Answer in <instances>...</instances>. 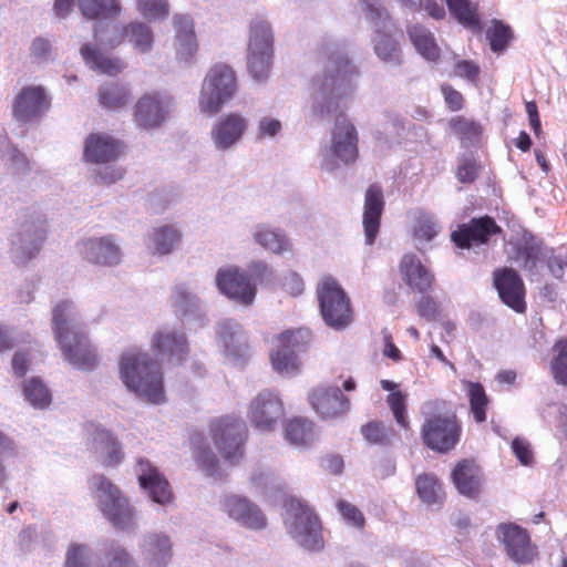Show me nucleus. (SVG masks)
<instances>
[{"mask_svg":"<svg viewBox=\"0 0 567 567\" xmlns=\"http://www.w3.org/2000/svg\"><path fill=\"white\" fill-rule=\"evenodd\" d=\"M118 365L120 378L130 391L154 404L165 401L161 367L148 353L137 350L124 352Z\"/></svg>","mask_w":567,"mask_h":567,"instance_id":"obj_1","label":"nucleus"},{"mask_svg":"<svg viewBox=\"0 0 567 567\" xmlns=\"http://www.w3.org/2000/svg\"><path fill=\"white\" fill-rule=\"evenodd\" d=\"M72 302H59L52 312L55 339L66 361L80 370H93L97 364V354L87 336L70 324L69 316Z\"/></svg>","mask_w":567,"mask_h":567,"instance_id":"obj_2","label":"nucleus"},{"mask_svg":"<svg viewBox=\"0 0 567 567\" xmlns=\"http://www.w3.org/2000/svg\"><path fill=\"white\" fill-rule=\"evenodd\" d=\"M90 484L104 517L117 529L132 528L136 513L123 492L103 474L93 475Z\"/></svg>","mask_w":567,"mask_h":567,"instance_id":"obj_3","label":"nucleus"},{"mask_svg":"<svg viewBox=\"0 0 567 567\" xmlns=\"http://www.w3.org/2000/svg\"><path fill=\"white\" fill-rule=\"evenodd\" d=\"M317 298L320 313L329 327L341 330L353 320V309L350 297L331 276L321 279L317 287Z\"/></svg>","mask_w":567,"mask_h":567,"instance_id":"obj_4","label":"nucleus"},{"mask_svg":"<svg viewBox=\"0 0 567 567\" xmlns=\"http://www.w3.org/2000/svg\"><path fill=\"white\" fill-rule=\"evenodd\" d=\"M237 90L235 71L226 64H216L207 73L199 96L202 112L218 113Z\"/></svg>","mask_w":567,"mask_h":567,"instance_id":"obj_5","label":"nucleus"},{"mask_svg":"<svg viewBox=\"0 0 567 567\" xmlns=\"http://www.w3.org/2000/svg\"><path fill=\"white\" fill-rule=\"evenodd\" d=\"M274 34L269 23L256 19L250 24L247 68L254 80L262 82L268 79L274 53Z\"/></svg>","mask_w":567,"mask_h":567,"instance_id":"obj_6","label":"nucleus"},{"mask_svg":"<svg viewBox=\"0 0 567 567\" xmlns=\"http://www.w3.org/2000/svg\"><path fill=\"white\" fill-rule=\"evenodd\" d=\"M461 436L462 424L455 412L430 415L421 426L423 444L437 453H449L454 450Z\"/></svg>","mask_w":567,"mask_h":567,"instance_id":"obj_7","label":"nucleus"},{"mask_svg":"<svg viewBox=\"0 0 567 567\" xmlns=\"http://www.w3.org/2000/svg\"><path fill=\"white\" fill-rule=\"evenodd\" d=\"M213 442L221 456L237 463L245 453L247 427L239 417L221 416L210 423Z\"/></svg>","mask_w":567,"mask_h":567,"instance_id":"obj_8","label":"nucleus"},{"mask_svg":"<svg viewBox=\"0 0 567 567\" xmlns=\"http://www.w3.org/2000/svg\"><path fill=\"white\" fill-rule=\"evenodd\" d=\"M287 508L293 515L292 536L298 538L301 546L310 550L323 547L321 523L315 512L298 499H290Z\"/></svg>","mask_w":567,"mask_h":567,"instance_id":"obj_9","label":"nucleus"},{"mask_svg":"<svg viewBox=\"0 0 567 567\" xmlns=\"http://www.w3.org/2000/svg\"><path fill=\"white\" fill-rule=\"evenodd\" d=\"M308 336V331L303 330H288L280 333L277 346L270 353L274 370L281 374L297 372L299 368L297 352L306 347Z\"/></svg>","mask_w":567,"mask_h":567,"instance_id":"obj_10","label":"nucleus"},{"mask_svg":"<svg viewBox=\"0 0 567 567\" xmlns=\"http://www.w3.org/2000/svg\"><path fill=\"white\" fill-rule=\"evenodd\" d=\"M171 96L159 92L143 94L133 107V118L138 127L150 130L159 127L173 110Z\"/></svg>","mask_w":567,"mask_h":567,"instance_id":"obj_11","label":"nucleus"},{"mask_svg":"<svg viewBox=\"0 0 567 567\" xmlns=\"http://www.w3.org/2000/svg\"><path fill=\"white\" fill-rule=\"evenodd\" d=\"M503 229L488 215L474 217L468 223L457 226L451 234L452 241L462 249L487 244L492 236L501 235Z\"/></svg>","mask_w":567,"mask_h":567,"instance_id":"obj_12","label":"nucleus"},{"mask_svg":"<svg viewBox=\"0 0 567 567\" xmlns=\"http://www.w3.org/2000/svg\"><path fill=\"white\" fill-rule=\"evenodd\" d=\"M51 105V100L45 90L40 85L23 86L17 94L12 115L21 123L37 122Z\"/></svg>","mask_w":567,"mask_h":567,"instance_id":"obj_13","label":"nucleus"},{"mask_svg":"<svg viewBox=\"0 0 567 567\" xmlns=\"http://www.w3.org/2000/svg\"><path fill=\"white\" fill-rule=\"evenodd\" d=\"M497 539L503 544L506 555L513 561L527 564L536 555L528 532L514 523H502L496 528Z\"/></svg>","mask_w":567,"mask_h":567,"instance_id":"obj_14","label":"nucleus"},{"mask_svg":"<svg viewBox=\"0 0 567 567\" xmlns=\"http://www.w3.org/2000/svg\"><path fill=\"white\" fill-rule=\"evenodd\" d=\"M493 285L503 303L518 313L526 311L525 286L515 269L511 267L495 269L493 271Z\"/></svg>","mask_w":567,"mask_h":567,"instance_id":"obj_15","label":"nucleus"},{"mask_svg":"<svg viewBox=\"0 0 567 567\" xmlns=\"http://www.w3.org/2000/svg\"><path fill=\"white\" fill-rule=\"evenodd\" d=\"M284 412L280 398L271 391H262L251 401L248 417L256 429L271 431Z\"/></svg>","mask_w":567,"mask_h":567,"instance_id":"obj_16","label":"nucleus"},{"mask_svg":"<svg viewBox=\"0 0 567 567\" xmlns=\"http://www.w3.org/2000/svg\"><path fill=\"white\" fill-rule=\"evenodd\" d=\"M309 402L321 419H337L350 409V400L338 386L319 385L309 393Z\"/></svg>","mask_w":567,"mask_h":567,"instance_id":"obj_17","label":"nucleus"},{"mask_svg":"<svg viewBox=\"0 0 567 567\" xmlns=\"http://www.w3.org/2000/svg\"><path fill=\"white\" fill-rule=\"evenodd\" d=\"M358 141L355 126L346 116H338L331 138L333 156L344 165L354 164L359 156Z\"/></svg>","mask_w":567,"mask_h":567,"instance_id":"obj_18","label":"nucleus"},{"mask_svg":"<svg viewBox=\"0 0 567 567\" xmlns=\"http://www.w3.org/2000/svg\"><path fill=\"white\" fill-rule=\"evenodd\" d=\"M399 274L413 292L425 295L433 290L435 274L415 254H405L399 262Z\"/></svg>","mask_w":567,"mask_h":567,"instance_id":"obj_19","label":"nucleus"},{"mask_svg":"<svg viewBox=\"0 0 567 567\" xmlns=\"http://www.w3.org/2000/svg\"><path fill=\"white\" fill-rule=\"evenodd\" d=\"M137 481L151 499L161 505L173 501V492L169 482L159 470L148 460H137Z\"/></svg>","mask_w":567,"mask_h":567,"instance_id":"obj_20","label":"nucleus"},{"mask_svg":"<svg viewBox=\"0 0 567 567\" xmlns=\"http://www.w3.org/2000/svg\"><path fill=\"white\" fill-rule=\"evenodd\" d=\"M89 451L105 467H116L125 458L122 443L110 430L96 427L91 434Z\"/></svg>","mask_w":567,"mask_h":567,"instance_id":"obj_21","label":"nucleus"},{"mask_svg":"<svg viewBox=\"0 0 567 567\" xmlns=\"http://www.w3.org/2000/svg\"><path fill=\"white\" fill-rule=\"evenodd\" d=\"M224 512L243 526L259 530L267 526V518L258 505L239 495H228L223 501Z\"/></svg>","mask_w":567,"mask_h":567,"instance_id":"obj_22","label":"nucleus"},{"mask_svg":"<svg viewBox=\"0 0 567 567\" xmlns=\"http://www.w3.org/2000/svg\"><path fill=\"white\" fill-rule=\"evenodd\" d=\"M122 141L104 133H91L84 142L83 158L87 163L104 164L120 158L124 154Z\"/></svg>","mask_w":567,"mask_h":567,"instance_id":"obj_23","label":"nucleus"},{"mask_svg":"<svg viewBox=\"0 0 567 567\" xmlns=\"http://www.w3.org/2000/svg\"><path fill=\"white\" fill-rule=\"evenodd\" d=\"M216 284L223 293L243 305H250L255 299L256 286L237 268L220 269Z\"/></svg>","mask_w":567,"mask_h":567,"instance_id":"obj_24","label":"nucleus"},{"mask_svg":"<svg viewBox=\"0 0 567 567\" xmlns=\"http://www.w3.org/2000/svg\"><path fill=\"white\" fill-rule=\"evenodd\" d=\"M385 200L380 185L371 184L364 195L362 224L365 243L373 245L380 230Z\"/></svg>","mask_w":567,"mask_h":567,"instance_id":"obj_25","label":"nucleus"},{"mask_svg":"<svg viewBox=\"0 0 567 567\" xmlns=\"http://www.w3.org/2000/svg\"><path fill=\"white\" fill-rule=\"evenodd\" d=\"M151 346L155 355L168 361L182 362L189 352L185 334L171 329L156 331L152 338Z\"/></svg>","mask_w":567,"mask_h":567,"instance_id":"obj_26","label":"nucleus"},{"mask_svg":"<svg viewBox=\"0 0 567 567\" xmlns=\"http://www.w3.org/2000/svg\"><path fill=\"white\" fill-rule=\"evenodd\" d=\"M173 23L175 28L174 49L176 59L184 63H190L198 52L194 22L189 17L175 16Z\"/></svg>","mask_w":567,"mask_h":567,"instance_id":"obj_27","label":"nucleus"},{"mask_svg":"<svg viewBox=\"0 0 567 567\" xmlns=\"http://www.w3.org/2000/svg\"><path fill=\"white\" fill-rule=\"evenodd\" d=\"M247 128V121L237 113L221 116L212 130V138L219 150H227L236 144Z\"/></svg>","mask_w":567,"mask_h":567,"instance_id":"obj_28","label":"nucleus"},{"mask_svg":"<svg viewBox=\"0 0 567 567\" xmlns=\"http://www.w3.org/2000/svg\"><path fill=\"white\" fill-rule=\"evenodd\" d=\"M123 42L131 43L138 52L151 51L154 43L152 29L143 22H130L121 28L117 34L110 39L111 47H117Z\"/></svg>","mask_w":567,"mask_h":567,"instance_id":"obj_29","label":"nucleus"},{"mask_svg":"<svg viewBox=\"0 0 567 567\" xmlns=\"http://www.w3.org/2000/svg\"><path fill=\"white\" fill-rule=\"evenodd\" d=\"M84 258L92 264L114 266L121 260V251L112 237L90 238L82 243Z\"/></svg>","mask_w":567,"mask_h":567,"instance_id":"obj_30","label":"nucleus"},{"mask_svg":"<svg viewBox=\"0 0 567 567\" xmlns=\"http://www.w3.org/2000/svg\"><path fill=\"white\" fill-rule=\"evenodd\" d=\"M457 491L467 497L475 498L481 491L482 474L480 467L470 460L458 462L452 472Z\"/></svg>","mask_w":567,"mask_h":567,"instance_id":"obj_31","label":"nucleus"},{"mask_svg":"<svg viewBox=\"0 0 567 567\" xmlns=\"http://www.w3.org/2000/svg\"><path fill=\"white\" fill-rule=\"evenodd\" d=\"M143 554L150 567H164L172 557V544L164 534H150L144 538Z\"/></svg>","mask_w":567,"mask_h":567,"instance_id":"obj_32","label":"nucleus"},{"mask_svg":"<svg viewBox=\"0 0 567 567\" xmlns=\"http://www.w3.org/2000/svg\"><path fill=\"white\" fill-rule=\"evenodd\" d=\"M316 424L313 421L295 416L289 419L284 425L285 439L292 445L299 447L309 446L316 437Z\"/></svg>","mask_w":567,"mask_h":567,"instance_id":"obj_33","label":"nucleus"},{"mask_svg":"<svg viewBox=\"0 0 567 567\" xmlns=\"http://www.w3.org/2000/svg\"><path fill=\"white\" fill-rule=\"evenodd\" d=\"M81 55L93 70L110 76L117 75L125 69V63L121 59L106 56L91 44L81 47Z\"/></svg>","mask_w":567,"mask_h":567,"instance_id":"obj_34","label":"nucleus"},{"mask_svg":"<svg viewBox=\"0 0 567 567\" xmlns=\"http://www.w3.org/2000/svg\"><path fill=\"white\" fill-rule=\"evenodd\" d=\"M451 16L463 27L474 31H482L477 3L470 0H444Z\"/></svg>","mask_w":567,"mask_h":567,"instance_id":"obj_35","label":"nucleus"},{"mask_svg":"<svg viewBox=\"0 0 567 567\" xmlns=\"http://www.w3.org/2000/svg\"><path fill=\"white\" fill-rule=\"evenodd\" d=\"M79 9L89 20H113L122 12L118 0H79Z\"/></svg>","mask_w":567,"mask_h":567,"instance_id":"obj_36","label":"nucleus"},{"mask_svg":"<svg viewBox=\"0 0 567 567\" xmlns=\"http://www.w3.org/2000/svg\"><path fill=\"white\" fill-rule=\"evenodd\" d=\"M408 34L416 51L429 61L440 58V48L431 31L421 24H414L408 29Z\"/></svg>","mask_w":567,"mask_h":567,"instance_id":"obj_37","label":"nucleus"},{"mask_svg":"<svg viewBox=\"0 0 567 567\" xmlns=\"http://www.w3.org/2000/svg\"><path fill=\"white\" fill-rule=\"evenodd\" d=\"M254 239L262 248L276 255L291 250V244L284 233L270 229L266 226L257 228L254 234Z\"/></svg>","mask_w":567,"mask_h":567,"instance_id":"obj_38","label":"nucleus"},{"mask_svg":"<svg viewBox=\"0 0 567 567\" xmlns=\"http://www.w3.org/2000/svg\"><path fill=\"white\" fill-rule=\"evenodd\" d=\"M415 488L417 496L422 502L432 505L443 502L444 492L437 477L433 474L423 473L417 475L415 480Z\"/></svg>","mask_w":567,"mask_h":567,"instance_id":"obj_39","label":"nucleus"},{"mask_svg":"<svg viewBox=\"0 0 567 567\" xmlns=\"http://www.w3.org/2000/svg\"><path fill=\"white\" fill-rule=\"evenodd\" d=\"M466 385L470 411L473 415V419L476 423H484L487 419L489 398L487 396L484 386L480 382L468 381Z\"/></svg>","mask_w":567,"mask_h":567,"instance_id":"obj_40","label":"nucleus"},{"mask_svg":"<svg viewBox=\"0 0 567 567\" xmlns=\"http://www.w3.org/2000/svg\"><path fill=\"white\" fill-rule=\"evenodd\" d=\"M131 99L127 87L115 83H107L100 87L97 100L102 107L117 110L125 106Z\"/></svg>","mask_w":567,"mask_h":567,"instance_id":"obj_41","label":"nucleus"},{"mask_svg":"<svg viewBox=\"0 0 567 567\" xmlns=\"http://www.w3.org/2000/svg\"><path fill=\"white\" fill-rule=\"evenodd\" d=\"M486 39L493 52H503L514 39V32L509 24L502 20L493 19L486 30Z\"/></svg>","mask_w":567,"mask_h":567,"instance_id":"obj_42","label":"nucleus"},{"mask_svg":"<svg viewBox=\"0 0 567 567\" xmlns=\"http://www.w3.org/2000/svg\"><path fill=\"white\" fill-rule=\"evenodd\" d=\"M25 400L37 409H45L51 403V393L43 381L39 378H31L23 383Z\"/></svg>","mask_w":567,"mask_h":567,"instance_id":"obj_43","label":"nucleus"},{"mask_svg":"<svg viewBox=\"0 0 567 567\" xmlns=\"http://www.w3.org/2000/svg\"><path fill=\"white\" fill-rule=\"evenodd\" d=\"M181 240V233L173 226L155 228L152 234L154 251L159 255L169 254Z\"/></svg>","mask_w":567,"mask_h":567,"instance_id":"obj_44","label":"nucleus"},{"mask_svg":"<svg viewBox=\"0 0 567 567\" xmlns=\"http://www.w3.org/2000/svg\"><path fill=\"white\" fill-rule=\"evenodd\" d=\"M360 432L369 444L380 446L389 445L394 435V431L382 421H370L361 426Z\"/></svg>","mask_w":567,"mask_h":567,"instance_id":"obj_45","label":"nucleus"},{"mask_svg":"<svg viewBox=\"0 0 567 567\" xmlns=\"http://www.w3.org/2000/svg\"><path fill=\"white\" fill-rule=\"evenodd\" d=\"M386 404L391 410L396 424L404 429H410V421L406 414L408 395L406 393L398 390L386 395Z\"/></svg>","mask_w":567,"mask_h":567,"instance_id":"obj_46","label":"nucleus"},{"mask_svg":"<svg viewBox=\"0 0 567 567\" xmlns=\"http://www.w3.org/2000/svg\"><path fill=\"white\" fill-rule=\"evenodd\" d=\"M449 126L461 141H476L482 134V127L478 123L464 116H454L450 118Z\"/></svg>","mask_w":567,"mask_h":567,"instance_id":"obj_47","label":"nucleus"},{"mask_svg":"<svg viewBox=\"0 0 567 567\" xmlns=\"http://www.w3.org/2000/svg\"><path fill=\"white\" fill-rule=\"evenodd\" d=\"M553 350L555 352L551 362V372L555 381L567 386V339L557 341Z\"/></svg>","mask_w":567,"mask_h":567,"instance_id":"obj_48","label":"nucleus"},{"mask_svg":"<svg viewBox=\"0 0 567 567\" xmlns=\"http://www.w3.org/2000/svg\"><path fill=\"white\" fill-rule=\"evenodd\" d=\"M102 567H136L131 554L117 544H111L105 551Z\"/></svg>","mask_w":567,"mask_h":567,"instance_id":"obj_49","label":"nucleus"},{"mask_svg":"<svg viewBox=\"0 0 567 567\" xmlns=\"http://www.w3.org/2000/svg\"><path fill=\"white\" fill-rule=\"evenodd\" d=\"M336 506L347 524L358 529L364 528L365 517L359 507L344 499L337 501Z\"/></svg>","mask_w":567,"mask_h":567,"instance_id":"obj_50","label":"nucleus"},{"mask_svg":"<svg viewBox=\"0 0 567 567\" xmlns=\"http://www.w3.org/2000/svg\"><path fill=\"white\" fill-rule=\"evenodd\" d=\"M542 255L540 244L534 240H526L519 245L516 250V258L522 260L523 267L526 269H534Z\"/></svg>","mask_w":567,"mask_h":567,"instance_id":"obj_51","label":"nucleus"},{"mask_svg":"<svg viewBox=\"0 0 567 567\" xmlns=\"http://www.w3.org/2000/svg\"><path fill=\"white\" fill-rule=\"evenodd\" d=\"M91 548L87 545L72 543L66 554L64 567H89Z\"/></svg>","mask_w":567,"mask_h":567,"instance_id":"obj_52","label":"nucleus"},{"mask_svg":"<svg viewBox=\"0 0 567 567\" xmlns=\"http://www.w3.org/2000/svg\"><path fill=\"white\" fill-rule=\"evenodd\" d=\"M137 10L146 19H165L169 13L166 0H137Z\"/></svg>","mask_w":567,"mask_h":567,"instance_id":"obj_53","label":"nucleus"},{"mask_svg":"<svg viewBox=\"0 0 567 567\" xmlns=\"http://www.w3.org/2000/svg\"><path fill=\"white\" fill-rule=\"evenodd\" d=\"M374 50L377 55L385 61H399L400 48L396 41L389 34H382L375 42Z\"/></svg>","mask_w":567,"mask_h":567,"instance_id":"obj_54","label":"nucleus"},{"mask_svg":"<svg viewBox=\"0 0 567 567\" xmlns=\"http://www.w3.org/2000/svg\"><path fill=\"white\" fill-rule=\"evenodd\" d=\"M327 71L332 73L331 79L333 81L338 79L344 80L348 75L357 73L355 66L350 62V60L347 56L341 54L329 58Z\"/></svg>","mask_w":567,"mask_h":567,"instance_id":"obj_55","label":"nucleus"},{"mask_svg":"<svg viewBox=\"0 0 567 567\" xmlns=\"http://www.w3.org/2000/svg\"><path fill=\"white\" fill-rule=\"evenodd\" d=\"M439 233V226L431 215H421L415 223L414 226V237L424 240L430 241L432 240Z\"/></svg>","mask_w":567,"mask_h":567,"instance_id":"obj_56","label":"nucleus"},{"mask_svg":"<svg viewBox=\"0 0 567 567\" xmlns=\"http://www.w3.org/2000/svg\"><path fill=\"white\" fill-rule=\"evenodd\" d=\"M415 309L420 317L432 321L439 316L440 305L433 297L425 293L415 302Z\"/></svg>","mask_w":567,"mask_h":567,"instance_id":"obj_57","label":"nucleus"},{"mask_svg":"<svg viewBox=\"0 0 567 567\" xmlns=\"http://www.w3.org/2000/svg\"><path fill=\"white\" fill-rule=\"evenodd\" d=\"M23 235L25 236V240H30L33 245L32 251H30L27 257V259H31L41 249V246L45 240L47 231L42 227L37 228L33 225H27L24 227Z\"/></svg>","mask_w":567,"mask_h":567,"instance_id":"obj_58","label":"nucleus"},{"mask_svg":"<svg viewBox=\"0 0 567 567\" xmlns=\"http://www.w3.org/2000/svg\"><path fill=\"white\" fill-rule=\"evenodd\" d=\"M195 460L198 465L209 475L217 468V457L208 447L198 446L195 451Z\"/></svg>","mask_w":567,"mask_h":567,"instance_id":"obj_59","label":"nucleus"},{"mask_svg":"<svg viewBox=\"0 0 567 567\" xmlns=\"http://www.w3.org/2000/svg\"><path fill=\"white\" fill-rule=\"evenodd\" d=\"M441 92L451 112L461 111L465 105L464 96L450 84H442Z\"/></svg>","mask_w":567,"mask_h":567,"instance_id":"obj_60","label":"nucleus"},{"mask_svg":"<svg viewBox=\"0 0 567 567\" xmlns=\"http://www.w3.org/2000/svg\"><path fill=\"white\" fill-rule=\"evenodd\" d=\"M480 172V165L474 159H464L457 167L456 177L463 184L473 183Z\"/></svg>","mask_w":567,"mask_h":567,"instance_id":"obj_61","label":"nucleus"},{"mask_svg":"<svg viewBox=\"0 0 567 567\" xmlns=\"http://www.w3.org/2000/svg\"><path fill=\"white\" fill-rule=\"evenodd\" d=\"M512 450L523 465H530L533 463V452L530 444L526 440L519 437L514 439Z\"/></svg>","mask_w":567,"mask_h":567,"instance_id":"obj_62","label":"nucleus"},{"mask_svg":"<svg viewBox=\"0 0 567 567\" xmlns=\"http://www.w3.org/2000/svg\"><path fill=\"white\" fill-rule=\"evenodd\" d=\"M455 74L471 82H476L480 74V66L473 61L461 60L455 64Z\"/></svg>","mask_w":567,"mask_h":567,"instance_id":"obj_63","label":"nucleus"},{"mask_svg":"<svg viewBox=\"0 0 567 567\" xmlns=\"http://www.w3.org/2000/svg\"><path fill=\"white\" fill-rule=\"evenodd\" d=\"M281 130V123L278 120L271 117H264L259 121L258 124V136L260 138L264 137H272Z\"/></svg>","mask_w":567,"mask_h":567,"instance_id":"obj_64","label":"nucleus"}]
</instances>
